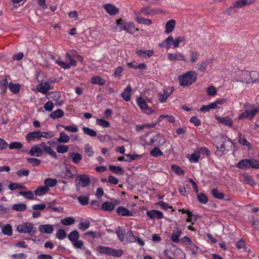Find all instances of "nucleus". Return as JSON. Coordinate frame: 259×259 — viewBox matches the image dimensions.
Listing matches in <instances>:
<instances>
[{"label":"nucleus","mask_w":259,"mask_h":259,"mask_svg":"<svg viewBox=\"0 0 259 259\" xmlns=\"http://www.w3.org/2000/svg\"><path fill=\"white\" fill-rule=\"evenodd\" d=\"M171 168L177 175L179 176L184 175V171L178 165L172 164L171 165Z\"/></svg>","instance_id":"52"},{"label":"nucleus","mask_w":259,"mask_h":259,"mask_svg":"<svg viewBox=\"0 0 259 259\" xmlns=\"http://www.w3.org/2000/svg\"><path fill=\"white\" fill-rule=\"evenodd\" d=\"M12 228L11 226L9 224L6 225L3 228H2V232L5 235H7L8 236H11L12 235Z\"/></svg>","instance_id":"44"},{"label":"nucleus","mask_w":259,"mask_h":259,"mask_svg":"<svg viewBox=\"0 0 259 259\" xmlns=\"http://www.w3.org/2000/svg\"><path fill=\"white\" fill-rule=\"evenodd\" d=\"M150 155L153 157H157L163 155L162 152L158 147L154 148L150 152Z\"/></svg>","instance_id":"58"},{"label":"nucleus","mask_w":259,"mask_h":259,"mask_svg":"<svg viewBox=\"0 0 259 259\" xmlns=\"http://www.w3.org/2000/svg\"><path fill=\"white\" fill-rule=\"evenodd\" d=\"M136 53L140 58L147 59L153 55L154 51L153 50H137Z\"/></svg>","instance_id":"28"},{"label":"nucleus","mask_w":259,"mask_h":259,"mask_svg":"<svg viewBox=\"0 0 259 259\" xmlns=\"http://www.w3.org/2000/svg\"><path fill=\"white\" fill-rule=\"evenodd\" d=\"M207 66V61L198 62L196 64L197 70L195 71V81L197 76H202L205 72Z\"/></svg>","instance_id":"10"},{"label":"nucleus","mask_w":259,"mask_h":259,"mask_svg":"<svg viewBox=\"0 0 259 259\" xmlns=\"http://www.w3.org/2000/svg\"><path fill=\"white\" fill-rule=\"evenodd\" d=\"M174 90L173 87L164 88L162 92H159L158 94L159 101L161 103L165 102L167 98L172 93Z\"/></svg>","instance_id":"7"},{"label":"nucleus","mask_w":259,"mask_h":259,"mask_svg":"<svg viewBox=\"0 0 259 259\" xmlns=\"http://www.w3.org/2000/svg\"><path fill=\"white\" fill-rule=\"evenodd\" d=\"M123 254V251L121 249H116L111 248L110 254L109 255H111L114 257H120Z\"/></svg>","instance_id":"51"},{"label":"nucleus","mask_w":259,"mask_h":259,"mask_svg":"<svg viewBox=\"0 0 259 259\" xmlns=\"http://www.w3.org/2000/svg\"><path fill=\"white\" fill-rule=\"evenodd\" d=\"M58 126L63 127L66 131L70 133H77L78 131V128L75 124L69 125H59Z\"/></svg>","instance_id":"38"},{"label":"nucleus","mask_w":259,"mask_h":259,"mask_svg":"<svg viewBox=\"0 0 259 259\" xmlns=\"http://www.w3.org/2000/svg\"><path fill=\"white\" fill-rule=\"evenodd\" d=\"M75 219L73 217H67L61 220V223L64 225H70L74 223Z\"/></svg>","instance_id":"56"},{"label":"nucleus","mask_w":259,"mask_h":259,"mask_svg":"<svg viewBox=\"0 0 259 259\" xmlns=\"http://www.w3.org/2000/svg\"><path fill=\"white\" fill-rule=\"evenodd\" d=\"M218 141L220 142L221 143L222 142V144H221L220 146H217V148L218 150L221 151L223 154H225V153L228 151V150L226 148V146L228 147L230 146V147L232 146V143L230 141L229 139L227 138H224V136H222L218 138Z\"/></svg>","instance_id":"6"},{"label":"nucleus","mask_w":259,"mask_h":259,"mask_svg":"<svg viewBox=\"0 0 259 259\" xmlns=\"http://www.w3.org/2000/svg\"><path fill=\"white\" fill-rule=\"evenodd\" d=\"M136 102L138 106L144 113L148 114H150L154 112L151 108H149L145 100L143 98L140 97L137 98L136 100Z\"/></svg>","instance_id":"8"},{"label":"nucleus","mask_w":259,"mask_h":259,"mask_svg":"<svg viewBox=\"0 0 259 259\" xmlns=\"http://www.w3.org/2000/svg\"><path fill=\"white\" fill-rule=\"evenodd\" d=\"M176 25V21L174 19H171L168 21H167L165 25V30L164 33L165 34H168L170 33H171Z\"/></svg>","instance_id":"18"},{"label":"nucleus","mask_w":259,"mask_h":259,"mask_svg":"<svg viewBox=\"0 0 259 259\" xmlns=\"http://www.w3.org/2000/svg\"><path fill=\"white\" fill-rule=\"evenodd\" d=\"M126 239L129 242H134L136 240L132 231H129L126 234Z\"/></svg>","instance_id":"64"},{"label":"nucleus","mask_w":259,"mask_h":259,"mask_svg":"<svg viewBox=\"0 0 259 259\" xmlns=\"http://www.w3.org/2000/svg\"><path fill=\"white\" fill-rule=\"evenodd\" d=\"M90 226V223L89 221H85L80 222L78 225V228L82 231L88 229Z\"/></svg>","instance_id":"62"},{"label":"nucleus","mask_w":259,"mask_h":259,"mask_svg":"<svg viewBox=\"0 0 259 259\" xmlns=\"http://www.w3.org/2000/svg\"><path fill=\"white\" fill-rule=\"evenodd\" d=\"M215 118L219 122L225 125L231 127L233 125V121L230 117L226 116L221 117L218 115H215Z\"/></svg>","instance_id":"26"},{"label":"nucleus","mask_w":259,"mask_h":259,"mask_svg":"<svg viewBox=\"0 0 259 259\" xmlns=\"http://www.w3.org/2000/svg\"><path fill=\"white\" fill-rule=\"evenodd\" d=\"M249 163L248 159H243L238 163L237 167L240 168H246L249 167Z\"/></svg>","instance_id":"57"},{"label":"nucleus","mask_w":259,"mask_h":259,"mask_svg":"<svg viewBox=\"0 0 259 259\" xmlns=\"http://www.w3.org/2000/svg\"><path fill=\"white\" fill-rule=\"evenodd\" d=\"M57 183V180L52 178H47L44 181L45 186H47L48 188L54 187Z\"/></svg>","instance_id":"42"},{"label":"nucleus","mask_w":259,"mask_h":259,"mask_svg":"<svg viewBox=\"0 0 259 259\" xmlns=\"http://www.w3.org/2000/svg\"><path fill=\"white\" fill-rule=\"evenodd\" d=\"M49 191V188L47 186H41L39 187L37 189H36L34 193L36 195L40 196L44 195Z\"/></svg>","instance_id":"33"},{"label":"nucleus","mask_w":259,"mask_h":259,"mask_svg":"<svg viewBox=\"0 0 259 259\" xmlns=\"http://www.w3.org/2000/svg\"><path fill=\"white\" fill-rule=\"evenodd\" d=\"M116 212L119 215L122 217H131L133 215L132 212L123 206H119L116 209Z\"/></svg>","instance_id":"22"},{"label":"nucleus","mask_w":259,"mask_h":259,"mask_svg":"<svg viewBox=\"0 0 259 259\" xmlns=\"http://www.w3.org/2000/svg\"><path fill=\"white\" fill-rule=\"evenodd\" d=\"M91 82L93 84L100 85H104L105 83V80L98 75L92 77L91 79Z\"/></svg>","instance_id":"36"},{"label":"nucleus","mask_w":259,"mask_h":259,"mask_svg":"<svg viewBox=\"0 0 259 259\" xmlns=\"http://www.w3.org/2000/svg\"><path fill=\"white\" fill-rule=\"evenodd\" d=\"M34 192L31 191H20L19 195L24 196L25 198L28 199H35Z\"/></svg>","instance_id":"41"},{"label":"nucleus","mask_w":259,"mask_h":259,"mask_svg":"<svg viewBox=\"0 0 259 259\" xmlns=\"http://www.w3.org/2000/svg\"><path fill=\"white\" fill-rule=\"evenodd\" d=\"M156 141L158 142L157 145L159 147L163 146L164 144H165V146L167 147V144H169V143L167 142L161 135L157 136Z\"/></svg>","instance_id":"53"},{"label":"nucleus","mask_w":259,"mask_h":259,"mask_svg":"<svg viewBox=\"0 0 259 259\" xmlns=\"http://www.w3.org/2000/svg\"><path fill=\"white\" fill-rule=\"evenodd\" d=\"M244 107L246 109V110H248V114L251 120H252L256 114L259 112V107L251 106L249 104L245 105Z\"/></svg>","instance_id":"16"},{"label":"nucleus","mask_w":259,"mask_h":259,"mask_svg":"<svg viewBox=\"0 0 259 259\" xmlns=\"http://www.w3.org/2000/svg\"><path fill=\"white\" fill-rule=\"evenodd\" d=\"M82 131L84 134L89 135L91 137H95L97 135V133L96 131L85 126H83L82 127Z\"/></svg>","instance_id":"47"},{"label":"nucleus","mask_w":259,"mask_h":259,"mask_svg":"<svg viewBox=\"0 0 259 259\" xmlns=\"http://www.w3.org/2000/svg\"><path fill=\"white\" fill-rule=\"evenodd\" d=\"M12 208L17 211H21L26 209V205L22 203H17L13 205Z\"/></svg>","instance_id":"54"},{"label":"nucleus","mask_w":259,"mask_h":259,"mask_svg":"<svg viewBox=\"0 0 259 259\" xmlns=\"http://www.w3.org/2000/svg\"><path fill=\"white\" fill-rule=\"evenodd\" d=\"M120 201L114 200L113 202H104L101 206V209L104 211H111L115 208L116 205L120 204Z\"/></svg>","instance_id":"11"},{"label":"nucleus","mask_w":259,"mask_h":259,"mask_svg":"<svg viewBox=\"0 0 259 259\" xmlns=\"http://www.w3.org/2000/svg\"><path fill=\"white\" fill-rule=\"evenodd\" d=\"M146 214L151 220H159L161 219L164 217L162 212L156 209L147 211L146 212Z\"/></svg>","instance_id":"13"},{"label":"nucleus","mask_w":259,"mask_h":259,"mask_svg":"<svg viewBox=\"0 0 259 259\" xmlns=\"http://www.w3.org/2000/svg\"><path fill=\"white\" fill-rule=\"evenodd\" d=\"M211 193L214 197L219 199H222L224 197V194L223 193L219 192L217 188L212 189L211 190Z\"/></svg>","instance_id":"50"},{"label":"nucleus","mask_w":259,"mask_h":259,"mask_svg":"<svg viewBox=\"0 0 259 259\" xmlns=\"http://www.w3.org/2000/svg\"><path fill=\"white\" fill-rule=\"evenodd\" d=\"M56 237L59 240H63L66 237V233L64 230L59 229L56 233Z\"/></svg>","instance_id":"60"},{"label":"nucleus","mask_w":259,"mask_h":259,"mask_svg":"<svg viewBox=\"0 0 259 259\" xmlns=\"http://www.w3.org/2000/svg\"><path fill=\"white\" fill-rule=\"evenodd\" d=\"M40 131H36L32 132H30L27 134L26 136V139L28 142L35 141L36 139L40 140Z\"/></svg>","instance_id":"24"},{"label":"nucleus","mask_w":259,"mask_h":259,"mask_svg":"<svg viewBox=\"0 0 259 259\" xmlns=\"http://www.w3.org/2000/svg\"><path fill=\"white\" fill-rule=\"evenodd\" d=\"M16 229L19 233L27 234L30 236H34L37 232L34 224L29 222L22 223L18 225Z\"/></svg>","instance_id":"1"},{"label":"nucleus","mask_w":259,"mask_h":259,"mask_svg":"<svg viewBox=\"0 0 259 259\" xmlns=\"http://www.w3.org/2000/svg\"><path fill=\"white\" fill-rule=\"evenodd\" d=\"M123 30H125L126 32L133 34L139 30L138 28H136L133 23L130 22H124Z\"/></svg>","instance_id":"20"},{"label":"nucleus","mask_w":259,"mask_h":259,"mask_svg":"<svg viewBox=\"0 0 259 259\" xmlns=\"http://www.w3.org/2000/svg\"><path fill=\"white\" fill-rule=\"evenodd\" d=\"M23 146L22 144L20 142H14L9 145L10 149H19Z\"/></svg>","instance_id":"61"},{"label":"nucleus","mask_w":259,"mask_h":259,"mask_svg":"<svg viewBox=\"0 0 259 259\" xmlns=\"http://www.w3.org/2000/svg\"><path fill=\"white\" fill-rule=\"evenodd\" d=\"M39 146L43 148V150L48 154H49L52 157L56 159L57 158V154L55 151H54L52 148L49 146H47L45 143L41 142Z\"/></svg>","instance_id":"29"},{"label":"nucleus","mask_w":259,"mask_h":259,"mask_svg":"<svg viewBox=\"0 0 259 259\" xmlns=\"http://www.w3.org/2000/svg\"><path fill=\"white\" fill-rule=\"evenodd\" d=\"M84 151L89 157H92L94 155L93 147L88 144L84 145Z\"/></svg>","instance_id":"63"},{"label":"nucleus","mask_w":259,"mask_h":259,"mask_svg":"<svg viewBox=\"0 0 259 259\" xmlns=\"http://www.w3.org/2000/svg\"><path fill=\"white\" fill-rule=\"evenodd\" d=\"M56 150L58 153L64 154L68 151L69 147L66 145L60 144L57 146Z\"/></svg>","instance_id":"43"},{"label":"nucleus","mask_w":259,"mask_h":259,"mask_svg":"<svg viewBox=\"0 0 259 259\" xmlns=\"http://www.w3.org/2000/svg\"><path fill=\"white\" fill-rule=\"evenodd\" d=\"M98 251L102 254H105L106 255H109L111 247L108 246H99L98 247Z\"/></svg>","instance_id":"48"},{"label":"nucleus","mask_w":259,"mask_h":259,"mask_svg":"<svg viewBox=\"0 0 259 259\" xmlns=\"http://www.w3.org/2000/svg\"><path fill=\"white\" fill-rule=\"evenodd\" d=\"M104 8L106 11L110 15H115L118 11L117 8L111 4H106L104 5Z\"/></svg>","instance_id":"31"},{"label":"nucleus","mask_w":259,"mask_h":259,"mask_svg":"<svg viewBox=\"0 0 259 259\" xmlns=\"http://www.w3.org/2000/svg\"><path fill=\"white\" fill-rule=\"evenodd\" d=\"M65 57L66 61H63L61 58H59L55 60V63L64 69H69L72 66L76 65V61L70 56L69 53H67Z\"/></svg>","instance_id":"2"},{"label":"nucleus","mask_w":259,"mask_h":259,"mask_svg":"<svg viewBox=\"0 0 259 259\" xmlns=\"http://www.w3.org/2000/svg\"><path fill=\"white\" fill-rule=\"evenodd\" d=\"M64 115V113L63 111L61 109H57L54 112H52L50 116L52 119H56L58 118H61Z\"/></svg>","instance_id":"37"},{"label":"nucleus","mask_w":259,"mask_h":259,"mask_svg":"<svg viewBox=\"0 0 259 259\" xmlns=\"http://www.w3.org/2000/svg\"><path fill=\"white\" fill-rule=\"evenodd\" d=\"M53 89V85L47 82H45L38 84L36 88V90L38 92L43 94H47L48 92Z\"/></svg>","instance_id":"9"},{"label":"nucleus","mask_w":259,"mask_h":259,"mask_svg":"<svg viewBox=\"0 0 259 259\" xmlns=\"http://www.w3.org/2000/svg\"><path fill=\"white\" fill-rule=\"evenodd\" d=\"M124 21L121 19H117L113 23L111 29L114 32H120L123 30Z\"/></svg>","instance_id":"14"},{"label":"nucleus","mask_w":259,"mask_h":259,"mask_svg":"<svg viewBox=\"0 0 259 259\" xmlns=\"http://www.w3.org/2000/svg\"><path fill=\"white\" fill-rule=\"evenodd\" d=\"M38 231L41 233L51 234L54 231V227L52 225L46 224L41 225L38 227Z\"/></svg>","instance_id":"23"},{"label":"nucleus","mask_w":259,"mask_h":259,"mask_svg":"<svg viewBox=\"0 0 259 259\" xmlns=\"http://www.w3.org/2000/svg\"><path fill=\"white\" fill-rule=\"evenodd\" d=\"M184 37L183 36H179L175 39L173 38L172 47L174 48H178L180 44L184 41Z\"/></svg>","instance_id":"55"},{"label":"nucleus","mask_w":259,"mask_h":259,"mask_svg":"<svg viewBox=\"0 0 259 259\" xmlns=\"http://www.w3.org/2000/svg\"><path fill=\"white\" fill-rule=\"evenodd\" d=\"M132 91V88L130 85H128L126 86L124 92L121 94L122 97L126 101H128L131 99V93Z\"/></svg>","instance_id":"35"},{"label":"nucleus","mask_w":259,"mask_h":259,"mask_svg":"<svg viewBox=\"0 0 259 259\" xmlns=\"http://www.w3.org/2000/svg\"><path fill=\"white\" fill-rule=\"evenodd\" d=\"M10 91L14 94H17L20 91V85L18 83H14L12 82L9 83Z\"/></svg>","instance_id":"40"},{"label":"nucleus","mask_w":259,"mask_h":259,"mask_svg":"<svg viewBox=\"0 0 259 259\" xmlns=\"http://www.w3.org/2000/svg\"><path fill=\"white\" fill-rule=\"evenodd\" d=\"M79 237V233L76 230L71 232L68 235V238L75 248H81L83 243L82 240L78 239Z\"/></svg>","instance_id":"5"},{"label":"nucleus","mask_w":259,"mask_h":259,"mask_svg":"<svg viewBox=\"0 0 259 259\" xmlns=\"http://www.w3.org/2000/svg\"><path fill=\"white\" fill-rule=\"evenodd\" d=\"M210 154V152L209 149L205 147H200V148H197V150L195 151V162L198 161L199 158H201V154H205L207 156H209Z\"/></svg>","instance_id":"19"},{"label":"nucleus","mask_w":259,"mask_h":259,"mask_svg":"<svg viewBox=\"0 0 259 259\" xmlns=\"http://www.w3.org/2000/svg\"><path fill=\"white\" fill-rule=\"evenodd\" d=\"M182 234V231L178 228H176L172 231L171 239V240L177 243L179 241V237Z\"/></svg>","instance_id":"30"},{"label":"nucleus","mask_w":259,"mask_h":259,"mask_svg":"<svg viewBox=\"0 0 259 259\" xmlns=\"http://www.w3.org/2000/svg\"><path fill=\"white\" fill-rule=\"evenodd\" d=\"M136 19L137 21L142 24L149 26L152 24V21L150 19L143 18L140 16L139 13L135 12Z\"/></svg>","instance_id":"25"},{"label":"nucleus","mask_w":259,"mask_h":259,"mask_svg":"<svg viewBox=\"0 0 259 259\" xmlns=\"http://www.w3.org/2000/svg\"><path fill=\"white\" fill-rule=\"evenodd\" d=\"M194 72L189 71L178 77L181 86L185 87L191 84L193 82Z\"/></svg>","instance_id":"4"},{"label":"nucleus","mask_w":259,"mask_h":259,"mask_svg":"<svg viewBox=\"0 0 259 259\" xmlns=\"http://www.w3.org/2000/svg\"><path fill=\"white\" fill-rule=\"evenodd\" d=\"M96 123L97 125L101 126L104 128L108 127L110 125L109 121L102 118H97L96 119Z\"/></svg>","instance_id":"46"},{"label":"nucleus","mask_w":259,"mask_h":259,"mask_svg":"<svg viewBox=\"0 0 259 259\" xmlns=\"http://www.w3.org/2000/svg\"><path fill=\"white\" fill-rule=\"evenodd\" d=\"M76 182L78 185L85 187L89 184L90 180L88 176L81 175L77 177Z\"/></svg>","instance_id":"15"},{"label":"nucleus","mask_w":259,"mask_h":259,"mask_svg":"<svg viewBox=\"0 0 259 259\" xmlns=\"http://www.w3.org/2000/svg\"><path fill=\"white\" fill-rule=\"evenodd\" d=\"M164 12V11L160 8H154L150 11H149L147 13H144V15L146 16H153L157 14H162Z\"/></svg>","instance_id":"45"},{"label":"nucleus","mask_w":259,"mask_h":259,"mask_svg":"<svg viewBox=\"0 0 259 259\" xmlns=\"http://www.w3.org/2000/svg\"><path fill=\"white\" fill-rule=\"evenodd\" d=\"M250 72L252 83L259 82V72L257 71H251Z\"/></svg>","instance_id":"49"},{"label":"nucleus","mask_w":259,"mask_h":259,"mask_svg":"<svg viewBox=\"0 0 259 259\" xmlns=\"http://www.w3.org/2000/svg\"><path fill=\"white\" fill-rule=\"evenodd\" d=\"M179 211L182 212V213L184 214L183 218L186 219L187 223L191 222L192 217L191 212L188 210H185L184 209H180Z\"/></svg>","instance_id":"39"},{"label":"nucleus","mask_w":259,"mask_h":259,"mask_svg":"<svg viewBox=\"0 0 259 259\" xmlns=\"http://www.w3.org/2000/svg\"><path fill=\"white\" fill-rule=\"evenodd\" d=\"M69 140V137L65 132H63L60 133L59 137L57 139L59 143H67Z\"/></svg>","instance_id":"34"},{"label":"nucleus","mask_w":259,"mask_h":259,"mask_svg":"<svg viewBox=\"0 0 259 259\" xmlns=\"http://www.w3.org/2000/svg\"><path fill=\"white\" fill-rule=\"evenodd\" d=\"M173 36L169 35L164 39L161 43L158 44L159 47H164L167 50H169L172 46Z\"/></svg>","instance_id":"21"},{"label":"nucleus","mask_w":259,"mask_h":259,"mask_svg":"<svg viewBox=\"0 0 259 259\" xmlns=\"http://www.w3.org/2000/svg\"><path fill=\"white\" fill-rule=\"evenodd\" d=\"M251 72L248 71H243L239 76V79L237 82H241L246 84L251 83Z\"/></svg>","instance_id":"12"},{"label":"nucleus","mask_w":259,"mask_h":259,"mask_svg":"<svg viewBox=\"0 0 259 259\" xmlns=\"http://www.w3.org/2000/svg\"><path fill=\"white\" fill-rule=\"evenodd\" d=\"M43 153V150L40 146L35 145L32 147L29 151V154L32 156L40 157Z\"/></svg>","instance_id":"17"},{"label":"nucleus","mask_w":259,"mask_h":259,"mask_svg":"<svg viewBox=\"0 0 259 259\" xmlns=\"http://www.w3.org/2000/svg\"><path fill=\"white\" fill-rule=\"evenodd\" d=\"M69 157L71 158L74 163H78L82 159V155L78 153L71 152L69 154Z\"/></svg>","instance_id":"32"},{"label":"nucleus","mask_w":259,"mask_h":259,"mask_svg":"<svg viewBox=\"0 0 259 259\" xmlns=\"http://www.w3.org/2000/svg\"><path fill=\"white\" fill-rule=\"evenodd\" d=\"M255 0H237L233 3V6L229 8L226 10V12L231 14L233 12H235L236 8H241L246 6H249L254 3Z\"/></svg>","instance_id":"3"},{"label":"nucleus","mask_w":259,"mask_h":259,"mask_svg":"<svg viewBox=\"0 0 259 259\" xmlns=\"http://www.w3.org/2000/svg\"><path fill=\"white\" fill-rule=\"evenodd\" d=\"M77 200L82 205H86L89 203V198L88 196H81L77 197Z\"/></svg>","instance_id":"59"},{"label":"nucleus","mask_w":259,"mask_h":259,"mask_svg":"<svg viewBox=\"0 0 259 259\" xmlns=\"http://www.w3.org/2000/svg\"><path fill=\"white\" fill-rule=\"evenodd\" d=\"M167 59L170 61H184L185 56L180 53H168Z\"/></svg>","instance_id":"27"}]
</instances>
